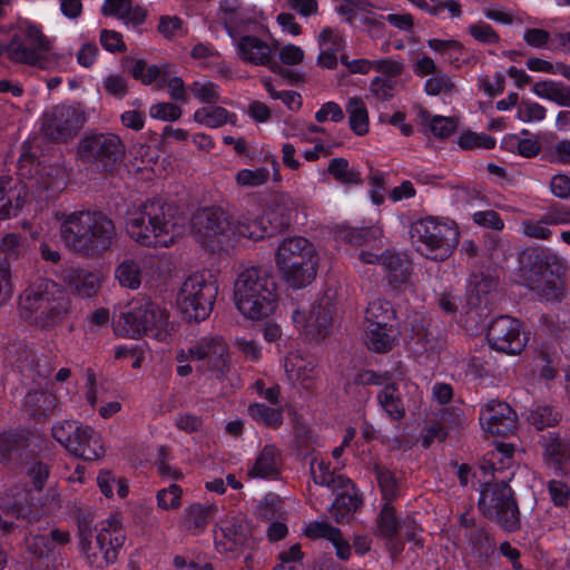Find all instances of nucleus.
Segmentation results:
<instances>
[{
	"instance_id": "35",
	"label": "nucleus",
	"mask_w": 570,
	"mask_h": 570,
	"mask_svg": "<svg viewBox=\"0 0 570 570\" xmlns=\"http://www.w3.org/2000/svg\"><path fill=\"white\" fill-rule=\"evenodd\" d=\"M323 131V128L315 125H309L306 127V130L299 135V141L311 142L314 145L313 148L303 151V157L307 161H314L321 158L322 156H327L331 154V144L315 136L316 134Z\"/></svg>"
},
{
	"instance_id": "56",
	"label": "nucleus",
	"mask_w": 570,
	"mask_h": 570,
	"mask_svg": "<svg viewBox=\"0 0 570 570\" xmlns=\"http://www.w3.org/2000/svg\"><path fill=\"white\" fill-rule=\"evenodd\" d=\"M458 144L463 149H472V148H484L490 149L494 147L495 140L488 135H479L473 131L462 132L458 138Z\"/></svg>"
},
{
	"instance_id": "49",
	"label": "nucleus",
	"mask_w": 570,
	"mask_h": 570,
	"mask_svg": "<svg viewBox=\"0 0 570 570\" xmlns=\"http://www.w3.org/2000/svg\"><path fill=\"white\" fill-rule=\"evenodd\" d=\"M328 173L340 183L345 185L357 184L358 174L348 167V163L344 158H334L328 164Z\"/></svg>"
},
{
	"instance_id": "21",
	"label": "nucleus",
	"mask_w": 570,
	"mask_h": 570,
	"mask_svg": "<svg viewBox=\"0 0 570 570\" xmlns=\"http://www.w3.org/2000/svg\"><path fill=\"white\" fill-rule=\"evenodd\" d=\"M293 322L301 333L318 338L326 332L332 322V316L327 308L322 307L308 312L296 309L293 314Z\"/></svg>"
},
{
	"instance_id": "12",
	"label": "nucleus",
	"mask_w": 570,
	"mask_h": 570,
	"mask_svg": "<svg viewBox=\"0 0 570 570\" xmlns=\"http://www.w3.org/2000/svg\"><path fill=\"white\" fill-rule=\"evenodd\" d=\"M52 435L69 453L83 460H98L105 454L101 435L76 421L57 423L52 428Z\"/></svg>"
},
{
	"instance_id": "36",
	"label": "nucleus",
	"mask_w": 570,
	"mask_h": 570,
	"mask_svg": "<svg viewBox=\"0 0 570 570\" xmlns=\"http://www.w3.org/2000/svg\"><path fill=\"white\" fill-rule=\"evenodd\" d=\"M194 120L207 128H218L225 124H234L235 116L223 107H202L194 112Z\"/></svg>"
},
{
	"instance_id": "7",
	"label": "nucleus",
	"mask_w": 570,
	"mask_h": 570,
	"mask_svg": "<svg viewBox=\"0 0 570 570\" xmlns=\"http://www.w3.org/2000/svg\"><path fill=\"white\" fill-rule=\"evenodd\" d=\"M411 238L423 256L444 261L459 244V230L452 222L428 217L412 225Z\"/></svg>"
},
{
	"instance_id": "39",
	"label": "nucleus",
	"mask_w": 570,
	"mask_h": 570,
	"mask_svg": "<svg viewBox=\"0 0 570 570\" xmlns=\"http://www.w3.org/2000/svg\"><path fill=\"white\" fill-rule=\"evenodd\" d=\"M97 484L106 498H112L115 490L119 498H126L129 492L126 479L118 478L109 470H101L97 476Z\"/></svg>"
},
{
	"instance_id": "24",
	"label": "nucleus",
	"mask_w": 570,
	"mask_h": 570,
	"mask_svg": "<svg viewBox=\"0 0 570 570\" xmlns=\"http://www.w3.org/2000/svg\"><path fill=\"white\" fill-rule=\"evenodd\" d=\"M21 244L14 234L2 238L0 244V305L6 304L11 296V283L7 262L19 255Z\"/></svg>"
},
{
	"instance_id": "19",
	"label": "nucleus",
	"mask_w": 570,
	"mask_h": 570,
	"mask_svg": "<svg viewBox=\"0 0 570 570\" xmlns=\"http://www.w3.org/2000/svg\"><path fill=\"white\" fill-rule=\"evenodd\" d=\"M122 145L115 135H96L80 142L79 154L87 159H97L107 164L122 155Z\"/></svg>"
},
{
	"instance_id": "9",
	"label": "nucleus",
	"mask_w": 570,
	"mask_h": 570,
	"mask_svg": "<svg viewBox=\"0 0 570 570\" xmlns=\"http://www.w3.org/2000/svg\"><path fill=\"white\" fill-rule=\"evenodd\" d=\"M267 18L262 11L255 16H242L236 26L227 24L237 57L256 66H266L271 62L275 47L255 35L247 32L265 30Z\"/></svg>"
},
{
	"instance_id": "11",
	"label": "nucleus",
	"mask_w": 570,
	"mask_h": 570,
	"mask_svg": "<svg viewBox=\"0 0 570 570\" xmlns=\"http://www.w3.org/2000/svg\"><path fill=\"white\" fill-rule=\"evenodd\" d=\"M8 52L11 60L40 69H49L55 65L49 41L29 20L19 23V33L9 46Z\"/></svg>"
},
{
	"instance_id": "27",
	"label": "nucleus",
	"mask_w": 570,
	"mask_h": 570,
	"mask_svg": "<svg viewBox=\"0 0 570 570\" xmlns=\"http://www.w3.org/2000/svg\"><path fill=\"white\" fill-rule=\"evenodd\" d=\"M284 368L293 384L307 385L314 376L315 364L299 353H289L285 357Z\"/></svg>"
},
{
	"instance_id": "16",
	"label": "nucleus",
	"mask_w": 570,
	"mask_h": 570,
	"mask_svg": "<svg viewBox=\"0 0 570 570\" xmlns=\"http://www.w3.org/2000/svg\"><path fill=\"white\" fill-rule=\"evenodd\" d=\"M226 346L220 340H214L206 345L189 348L187 352L181 351L177 355V373L180 376H187L191 373L189 362H198L207 360L208 364L216 372H222L226 365Z\"/></svg>"
},
{
	"instance_id": "42",
	"label": "nucleus",
	"mask_w": 570,
	"mask_h": 570,
	"mask_svg": "<svg viewBox=\"0 0 570 570\" xmlns=\"http://www.w3.org/2000/svg\"><path fill=\"white\" fill-rule=\"evenodd\" d=\"M379 402L382 409L394 420L401 419L404 414V406L397 394L394 384H385L379 393Z\"/></svg>"
},
{
	"instance_id": "58",
	"label": "nucleus",
	"mask_w": 570,
	"mask_h": 570,
	"mask_svg": "<svg viewBox=\"0 0 570 570\" xmlns=\"http://www.w3.org/2000/svg\"><path fill=\"white\" fill-rule=\"evenodd\" d=\"M529 422L538 430L556 424L559 420L558 413L549 406H537L528 416Z\"/></svg>"
},
{
	"instance_id": "18",
	"label": "nucleus",
	"mask_w": 570,
	"mask_h": 570,
	"mask_svg": "<svg viewBox=\"0 0 570 570\" xmlns=\"http://www.w3.org/2000/svg\"><path fill=\"white\" fill-rule=\"evenodd\" d=\"M215 544L220 553L239 551L250 544L247 528L236 518L227 517L222 520L219 528L215 531Z\"/></svg>"
},
{
	"instance_id": "44",
	"label": "nucleus",
	"mask_w": 570,
	"mask_h": 570,
	"mask_svg": "<svg viewBox=\"0 0 570 570\" xmlns=\"http://www.w3.org/2000/svg\"><path fill=\"white\" fill-rule=\"evenodd\" d=\"M53 118L58 129L62 131H71L79 127L82 122V117L79 111L71 106L56 107L53 110Z\"/></svg>"
},
{
	"instance_id": "50",
	"label": "nucleus",
	"mask_w": 570,
	"mask_h": 570,
	"mask_svg": "<svg viewBox=\"0 0 570 570\" xmlns=\"http://www.w3.org/2000/svg\"><path fill=\"white\" fill-rule=\"evenodd\" d=\"M40 164H37L35 168V177L31 178L30 187L37 191H46L50 189H59L62 181L53 175V170H43L39 168Z\"/></svg>"
},
{
	"instance_id": "43",
	"label": "nucleus",
	"mask_w": 570,
	"mask_h": 570,
	"mask_svg": "<svg viewBox=\"0 0 570 570\" xmlns=\"http://www.w3.org/2000/svg\"><path fill=\"white\" fill-rule=\"evenodd\" d=\"M212 511V507L204 505H191L185 510L183 517V527L189 531H200L203 530L208 521L209 514Z\"/></svg>"
},
{
	"instance_id": "5",
	"label": "nucleus",
	"mask_w": 570,
	"mask_h": 570,
	"mask_svg": "<svg viewBox=\"0 0 570 570\" xmlns=\"http://www.w3.org/2000/svg\"><path fill=\"white\" fill-rule=\"evenodd\" d=\"M116 333L134 338L148 335L164 342L171 335L166 309L142 297L131 301L114 321Z\"/></svg>"
},
{
	"instance_id": "59",
	"label": "nucleus",
	"mask_w": 570,
	"mask_h": 570,
	"mask_svg": "<svg viewBox=\"0 0 570 570\" xmlns=\"http://www.w3.org/2000/svg\"><path fill=\"white\" fill-rule=\"evenodd\" d=\"M149 115L151 118L163 121H175L181 117L183 110L171 102H158L150 107Z\"/></svg>"
},
{
	"instance_id": "64",
	"label": "nucleus",
	"mask_w": 570,
	"mask_h": 570,
	"mask_svg": "<svg viewBox=\"0 0 570 570\" xmlns=\"http://www.w3.org/2000/svg\"><path fill=\"white\" fill-rule=\"evenodd\" d=\"M548 492L554 505L564 507L570 500V488L562 481L551 480L548 483Z\"/></svg>"
},
{
	"instance_id": "47",
	"label": "nucleus",
	"mask_w": 570,
	"mask_h": 570,
	"mask_svg": "<svg viewBox=\"0 0 570 570\" xmlns=\"http://www.w3.org/2000/svg\"><path fill=\"white\" fill-rule=\"evenodd\" d=\"M547 116V109L530 99L522 100L517 108L515 117L522 122H539L542 121Z\"/></svg>"
},
{
	"instance_id": "55",
	"label": "nucleus",
	"mask_w": 570,
	"mask_h": 570,
	"mask_svg": "<svg viewBox=\"0 0 570 570\" xmlns=\"http://www.w3.org/2000/svg\"><path fill=\"white\" fill-rule=\"evenodd\" d=\"M266 168L242 169L236 174V183L242 187H257L267 181Z\"/></svg>"
},
{
	"instance_id": "38",
	"label": "nucleus",
	"mask_w": 570,
	"mask_h": 570,
	"mask_svg": "<svg viewBox=\"0 0 570 570\" xmlns=\"http://www.w3.org/2000/svg\"><path fill=\"white\" fill-rule=\"evenodd\" d=\"M394 312L389 302L376 298L370 302L365 311L366 326L394 325Z\"/></svg>"
},
{
	"instance_id": "48",
	"label": "nucleus",
	"mask_w": 570,
	"mask_h": 570,
	"mask_svg": "<svg viewBox=\"0 0 570 570\" xmlns=\"http://www.w3.org/2000/svg\"><path fill=\"white\" fill-rule=\"evenodd\" d=\"M513 448L510 444H499L497 451L492 453L494 460H498L499 466L497 468L493 462L483 463L480 471L484 476L491 475L497 470L508 469L511 465Z\"/></svg>"
},
{
	"instance_id": "28",
	"label": "nucleus",
	"mask_w": 570,
	"mask_h": 570,
	"mask_svg": "<svg viewBox=\"0 0 570 570\" xmlns=\"http://www.w3.org/2000/svg\"><path fill=\"white\" fill-rule=\"evenodd\" d=\"M397 331L394 325L366 326L365 343L374 352H387L394 345Z\"/></svg>"
},
{
	"instance_id": "20",
	"label": "nucleus",
	"mask_w": 570,
	"mask_h": 570,
	"mask_svg": "<svg viewBox=\"0 0 570 570\" xmlns=\"http://www.w3.org/2000/svg\"><path fill=\"white\" fill-rule=\"evenodd\" d=\"M519 278L520 283L529 288L540 302H557L563 295V284L560 277L539 276L538 271H523Z\"/></svg>"
},
{
	"instance_id": "61",
	"label": "nucleus",
	"mask_w": 570,
	"mask_h": 570,
	"mask_svg": "<svg viewBox=\"0 0 570 570\" xmlns=\"http://www.w3.org/2000/svg\"><path fill=\"white\" fill-rule=\"evenodd\" d=\"M311 473L315 484L331 488L334 484V473L323 460L314 459L311 463Z\"/></svg>"
},
{
	"instance_id": "54",
	"label": "nucleus",
	"mask_w": 570,
	"mask_h": 570,
	"mask_svg": "<svg viewBox=\"0 0 570 570\" xmlns=\"http://www.w3.org/2000/svg\"><path fill=\"white\" fill-rule=\"evenodd\" d=\"M550 222H547V214L542 219H527L521 224V233L530 238L547 239L551 235Z\"/></svg>"
},
{
	"instance_id": "17",
	"label": "nucleus",
	"mask_w": 570,
	"mask_h": 570,
	"mask_svg": "<svg viewBox=\"0 0 570 570\" xmlns=\"http://www.w3.org/2000/svg\"><path fill=\"white\" fill-rule=\"evenodd\" d=\"M480 424L490 435L505 436L514 430L517 414L508 403L492 400L481 407Z\"/></svg>"
},
{
	"instance_id": "51",
	"label": "nucleus",
	"mask_w": 570,
	"mask_h": 570,
	"mask_svg": "<svg viewBox=\"0 0 570 570\" xmlns=\"http://www.w3.org/2000/svg\"><path fill=\"white\" fill-rule=\"evenodd\" d=\"M468 288L470 295L475 296L481 303L483 296L497 288V281L484 274H474L469 279Z\"/></svg>"
},
{
	"instance_id": "60",
	"label": "nucleus",
	"mask_w": 570,
	"mask_h": 570,
	"mask_svg": "<svg viewBox=\"0 0 570 570\" xmlns=\"http://www.w3.org/2000/svg\"><path fill=\"white\" fill-rule=\"evenodd\" d=\"M405 68V63L401 58H386L374 60L373 70L385 76L384 78L392 79L400 76Z\"/></svg>"
},
{
	"instance_id": "10",
	"label": "nucleus",
	"mask_w": 570,
	"mask_h": 570,
	"mask_svg": "<svg viewBox=\"0 0 570 570\" xmlns=\"http://www.w3.org/2000/svg\"><path fill=\"white\" fill-rule=\"evenodd\" d=\"M218 287L208 272L188 276L177 295V305L189 320L203 321L210 314Z\"/></svg>"
},
{
	"instance_id": "57",
	"label": "nucleus",
	"mask_w": 570,
	"mask_h": 570,
	"mask_svg": "<svg viewBox=\"0 0 570 570\" xmlns=\"http://www.w3.org/2000/svg\"><path fill=\"white\" fill-rule=\"evenodd\" d=\"M395 87L394 80L377 76L372 79L368 91L377 100H389L394 96Z\"/></svg>"
},
{
	"instance_id": "32",
	"label": "nucleus",
	"mask_w": 570,
	"mask_h": 570,
	"mask_svg": "<svg viewBox=\"0 0 570 570\" xmlns=\"http://www.w3.org/2000/svg\"><path fill=\"white\" fill-rule=\"evenodd\" d=\"M523 271H538L539 276L561 277L564 273V264L562 257L556 253L542 252L535 256L534 262L530 267H522Z\"/></svg>"
},
{
	"instance_id": "41",
	"label": "nucleus",
	"mask_w": 570,
	"mask_h": 570,
	"mask_svg": "<svg viewBox=\"0 0 570 570\" xmlns=\"http://www.w3.org/2000/svg\"><path fill=\"white\" fill-rule=\"evenodd\" d=\"M505 144L518 151L523 157H533L540 151L538 138L528 130H522L518 135H511L505 138Z\"/></svg>"
},
{
	"instance_id": "15",
	"label": "nucleus",
	"mask_w": 570,
	"mask_h": 570,
	"mask_svg": "<svg viewBox=\"0 0 570 570\" xmlns=\"http://www.w3.org/2000/svg\"><path fill=\"white\" fill-rule=\"evenodd\" d=\"M487 338L493 350L510 355L520 354L528 343L520 322L510 316L495 318L488 328Z\"/></svg>"
},
{
	"instance_id": "63",
	"label": "nucleus",
	"mask_w": 570,
	"mask_h": 570,
	"mask_svg": "<svg viewBox=\"0 0 570 570\" xmlns=\"http://www.w3.org/2000/svg\"><path fill=\"white\" fill-rule=\"evenodd\" d=\"M483 14L489 20L504 26L512 24L519 20V18L511 10L499 4H491L485 7L483 9Z\"/></svg>"
},
{
	"instance_id": "31",
	"label": "nucleus",
	"mask_w": 570,
	"mask_h": 570,
	"mask_svg": "<svg viewBox=\"0 0 570 570\" xmlns=\"http://www.w3.org/2000/svg\"><path fill=\"white\" fill-rule=\"evenodd\" d=\"M278 453L273 445H266L253 468L248 471L252 478H275L278 474Z\"/></svg>"
},
{
	"instance_id": "30",
	"label": "nucleus",
	"mask_w": 570,
	"mask_h": 570,
	"mask_svg": "<svg viewBox=\"0 0 570 570\" xmlns=\"http://www.w3.org/2000/svg\"><path fill=\"white\" fill-rule=\"evenodd\" d=\"M69 541V533L59 529L51 530L49 539L46 541L41 537H32L26 539L27 549L36 556H47L53 552L58 547Z\"/></svg>"
},
{
	"instance_id": "6",
	"label": "nucleus",
	"mask_w": 570,
	"mask_h": 570,
	"mask_svg": "<svg viewBox=\"0 0 570 570\" xmlns=\"http://www.w3.org/2000/svg\"><path fill=\"white\" fill-rule=\"evenodd\" d=\"M275 263L292 287H304L315 278L316 250L304 237L285 238L276 249Z\"/></svg>"
},
{
	"instance_id": "53",
	"label": "nucleus",
	"mask_w": 570,
	"mask_h": 570,
	"mask_svg": "<svg viewBox=\"0 0 570 570\" xmlns=\"http://www.w3.org/2000/svg\"><path fill=\"white\" fill-rule=\"evenodd\" d=\"M191 94L200 102L209 104L216 102L219 99V88L209 80L194 81L190 87Z\"/></svg>"
},
{
	"instance_id": "34",
	"label": "nucleus",
	"mask_w": 570,
	"mask_h": 570,
	"mask_svg": "<svg viewBox=\"0 0 570 570\" xmlns=\"http://www.w3.org/2000/svg\"><path fill=\"white\" fill-rule=\"evenodd\" d=\"M351 130L357 136L368 132L370 120L365 102L361 98H351L346 105Z\"/></svg>"
},
{
	"instance_id": "13",
	"label": "nucleus",
	"mask_w": 570,
	"mask_h": 570,
	"mask_svg": "<svg viewBox=\"0 0 570 570\" xmlns=\"http://www.w3.org/2000/svg\"><path fill=\"white\" fill-rule=\"evenodd\" d=\"M24 311L46 314L51 321L67 313L69 298L63 289L51 281L40 279L27 288L20 297Z\"/></svg>"
},
{
	"instance_id": "45",
	"label": "nucleus",
	"mask_w": 570,
	"mask_h": 570,
	"mask_svg": "<svg viewBox=\"0 0 570 570\" xmlns=\"http://www.w3.org/2000/svg\"><path fill=\"white\" fill-rule=\"evenodd\" d=\"M20 206L18 193L8 180L0 179V219L10 217Z\"/></svg>"
},
{
	"instance_id": "3",
	"label": "nucleus",
	"mask_w": 570,
	"mask_h": 570,
	"mask_svg": "<svg viewBox=\"0 0 570 570\" xmlns=\"http://www.w3.org/2000/svg\"><path fill=\"white\" fill-rule=\"evenodd\" d=\"M126 230L140 245L169 247L183 235L184 226L174 214L147 203L128 212Z\"/></svg>"
},
{
	"instance_id": "46",
	"label": "nucleus",
	"mask_w": 570,
	"mask_h": 570,
	"mask_svg": "<svg viewBox=\"0 0 570 570\" xmlns=\"http://www.w3.org/2000/svg\"><path fill=\"white\" fill-rule=\"evenodd\" d=\"M399 529V521L392 505L386 503L377 519V534L385 540H392Z\"/></svg>"
},
{
	"instance_id": "1",
	"label": "nucleus",
	"mask_w": 570,
	"mask_h": 570,
	"mask_svg": "<svg viewBox=\"0 0 570 570\" xmlns=\"http://www.w3.org/2000/svg\"><path fill=\"white\" fill-rule=\"evenodd\" d=\"M198 237L213 252H228L240 237L259 240L268 233L264 218L252 215L233 220L227 213L217 209L198 218Z\"/></svg>"
},
{
	"instance_id": "14",
	"label": "nucleus",
	"mask_w": 570,
	"mask_h": 570,
	"mask_svg": "<svg viewBox=\"0 0 570 570\" xmlns=\"http://www.w3.org/2000/svg\"><path fill=\"white\" fill-rule=\"evenodd\" d=\"M479 504L487 515L495 519L507 530L518 527V508L512 500L511 489L504 482L495 484L487 482L481 489Z\"/></svg>"
},
{
	"instance_id": "23",
	"label": "nucleus",
	"mask_w": 570,
	"mask_h": 570,
	"mask_svg": "<svg viewBox=\"0 0 570 570\" xmlns=\"http://www.w3.org/2000/svg\"><path fill=\"white\" fill-rule=\"evenodd\" d=\"M102 12L106 16L118 18L127 28L131 29L142 24L147 17L146 9L134 4L131 0H105Z\"/></svg>"
},
{
	"instance_id": "52",
	"label": "nucleus",
	"mask_w": 570,
	"mask_h": 570,
	"mask_svg": "<svg viewBox=\"0 0 570 570\" xmlns=\"http://www.w3.org/2000/svg\"><path fill=\"white\" fill-rule=\"evenodd\" d=\"M424 90L430 96L446 95L454 90V83L446 73L435 72L425 81Z\"/></svg>"
},
{
	"instance_id": "26",
	"label": "nucleus",
	"mask_w": 570,
	"mask_h": 570,
	"mask_svg": "<svg viewBox=\"0 0 570 570\" xmlns=\"http://www.w3.org/2000/svg\"><path fill=\"white\" fill-rule=\"evenodd\" d=\"M150 262L145 258H127L116 268V278L121 286L131 289L138 288L144 275L150 267Z\"/></svg>"
},
{
	"instance_id": "25",
	"label": "nucleus",
	"mask_w": 570,
	"mask_h": 570,
	"mask_svg": "<svg viewBox=\"0 0 570 570\" xmlns=\"http://www.w3.org/2000/svg\"><path fill=\"white\" fill-rule=\"evenodd\" d=\"M320 53L317 63L323 68H334L337 62V53L345 48L343 36L335 29L324 28L317 36Z\"/></svg>"
},
{
	"instance_id": "4",
	"label": "nucleus",
	"mask_w": 570,
	"mask_h": 570,
	"mask_svg": "<svg viewBox=\"0 0 570 570\" xmlns=\"http://www.w3.org/2000/svg\"><path fill=\"white\" fill-rule=\"evenodd\" d=\"M276 287L267 271L246 267L234 283V303L246 318L259 321L268 317L276 307Z\"/></svg>"
},
{
	"instance_id": "37",
	"label": "nucleus",
	"mask_w": 570,
	"mask_h": 570,
	"mask_svg": "<svg viewBox=\"0 0 570 570\" xmlns=\"http://www.w3.org/2000/svg\"><path fill=\"white\" fill-rule=\"evenodd\" d=\"M130 72L135 79L146 86L155 82L160 86L159 79L169 73V67L168 65H147L144 60H135Z\"/></svg>"
},
{
	"instance_id": "8",
	"label": "nucleus",
	"mask_w": 570,
	"mask_h": 570,
	"mask_svg": "<svg viewBox=\"0 0 570 570\" xmlns=\"http://www.w3.org/2000/svg\"><path fill=\"white\" fill-rule=\"evenodd\" d=\"M125 540L121 521L118 517H109L96 525L95 534L81 539L80 548L90 566L105 568L116 562Z\"/></svg>"
},
{
	"instance_id": "33",
	"label": "nucleus",
	"mask_w": 570,
	"mask_h": 570,
	"mask_svg": "<svg viewBox=\"0 0 570 570\" xmlns=\"http://www.w3.org/2000/svg\"><path fill=\"white\" fill-rule=\"evenodd\" d=\"M544 455L557 472L570 478V448L568 444L553 440L546 445Z\"/></svg>"
},
{
	"instance_id": "2",
	"label": "nucleus",
	"mask_w": 570,
	"mask_h": 570,
	"mask_svg": "<svg viewBox=\"0 0 570 570\" xmlns=\"http://www.w3.org/2000/svg\"><path fill=\"white\" fill-rule=\"evenodd\" d=\"M60 238L80 254L96 255L110 247L115 238V226L101 213L77 212L60 223Z\"/></svg>"
},
{
	"instance_id": "22",
	"label": "nucleus",
	"mask_w": 570,
	"mask_h": 570,
	"mask_svg": "<svg viewBox=\"0 0 570 570\" xmlns=\"http://www.w3.org/2000/svg\"><path fill=\"white\" fill-rule=\"evenodd\" d=\"M254 387L257 393L267 400L272 406L255 403L249 406L248 411L253 419L261 420L267 425H278L282 422V411L277 406L278 389L275 386L264 387L262 382H256Z\"/></svg>"
},
{
	"instance_id": "62",
	"label": "nucleus",
	"mask_w": 570,
	"mask_h": 570,
	"mask_svg": "<svg viewBox=\"0 0 570 570\" xmlns=\"http://www.w3.org/2000/svg\"><path fill=\"white\" fill-rule=\"evenodd\" d=\"M181 489L171 484L157 493V504L163 510L177 509L180 505Z\"/></svg>"
},
{
	"instance_id": "29",
	"label": "nucleus",
	"mask_w": 570,
	"mask_h": 570,
	"mask_svg": "<svg viewBox=\"0 0 570 570\" xmlns=\"http://www.w3.org/2000/svg\"><path fill=\"white\" fill-rule=\"evenodd\" d=\"M531 91L541 99L553 101L554 104L570 108V87L553 80H543L534 82Z\"/></svg>"
},
{
	"instance_id": "40",
	"label": "nucleus",
	"mask_w": 570,
	"mask_h": 570,
	"mask_svg": "<svg viewBox=\"0 0 570 570\" xmlns=\"http://www.w3.org/2000/svg\"><path fill=\"white\" fill-rule=\"evenodd\" d=\"M428 46L450 63H459L461 60L463 46L455 39L433 38L428 41Z\"/></svg>"
}]
</instances>
